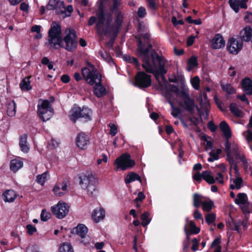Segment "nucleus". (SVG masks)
Wrapping results in <instances>:
<instances>
[{
    "label": "nucleus",
    "mask_w": 252,
    "mask_h": 252,
    "mask_svg": "<svg viewBox=\"0 0 252 252\" xmlns=\"http://www.w3.org/2000/svg\"><path fill=\"white\" fill-rule=\"evenodd\" d=\"M69 207L64 202H59L58 203L51 207L53 214L58 219L64 218L69 212Z\"/></svg>",
    "instance_id": "obj_15"
},
{
    "label": "nucleus",
    "mask_w": 252,
    "mask_h": 252,
    "mask_svg": "<svg viewBox=\"0 0 252 252\" xmlns=\"http://www.w3.org/2000/svg\"><path fill=\"white\" fill-rule=\"evenodd\" d=\"M221 153V150L218 149L216 151H212L209 153L210 157L208 159L209 162H213L215 160H217L219 158V156Z\"/></svg>",
    "instance_id": "obj_37"
},
{
    "label": "nucleus",
    "mask_w": 252,
    "mask_h": 252,
    "mask_svg": "<svg viewBox=\"0 0 252 252\" xmlns=\"http://www.w3.org/2000/svg\"><path fill=\"white\" fill-rule=\"evenodd\" d=\"M242 40L246 42L250 41L252 38V28L250 26H246L240 32Z\"/></svg>",
    "instance_id": "obj_22"
},
{
    "label": "nucleus",
    "mask_w": 252,
    "mask_h": 252,
    "mask_svg": "<svg viewBox=\"0 0 252 252\" xmlns=\"http://www.w3.org/2000/svg\"><path fill=\"white\" fill-rule=\"evenodd\" d=\"M182 98V100L188 98L189 97V90L186 88H182L181 93L179 92V94H178Z\"/></svg>",
    "instance_id": "obj_47"
},
{
    "label": "nucleus",
    "mask_w": 252,
    "mask_h": 252,
    "mask_svg": "<svg viewBox=\"0 0 252 252\" xmlns=\"http://www.w3.org/2000/svg\"><path fill=\"white\" fill-rule=\"evenodd\" d=\"M147 14L146 10L145 7L141 6L139 7L137 11V16L140 18H143Z\"/></svg>",
    "instance_id": "obj_49"
},
{
    "label": "nucleus",
    "mask_w": 252,
    "mask_h": 252,
    "mask_svg": "<svg viewBox=\"0 0 252 252\" xmlns=\"http://www.w3.org/2000/svg\"><path fill=\"white\" fill-rule=\"evenodd\" d=\"M147 1L149 7L151 9L154 10L157 9V5L155 0H147Z\"/></svg>",
    "instance_id": "obj_59"
},
{
    "label": "nucleus",
    "mask_w": 252,
    "mask_h": 252,
    "mask_svg": "<svg viewBox=\"0 0 252 252\" xmlns=\"http://www.w3.org/2000/svg\"><path fill=\"white\" fill-rule=\"evenodd\" d=\"M54 193L58 196H61L64 194L63 192H62V190H61V187L59 185H57L54 187L53 189Z\"/></svg>",
    "instance_id": "obj_55"
},
{
    "label": "nucleus",
    "mask_w": 252,
    "mask_h": 252,
    "mask_svg": "<svg viewBox=\"0 0 252 252\" xmlns=\"http://www.w3.org/2000/svg\"><path fill=\"white\" fill-rule=\"evenodd\" d=\"M77 146L81 149H85L89 143V137L84 132L79 133L76 138Z\"/></svg>",
    "instance_id": "obj_18"
},
{
    "label": "nucleus",
    "mask_w": 252,
    "mask_h": 252,
    "mask_svg": "<svg viewBox=\"0 0 252 252\" xmlns=\"http://www.w3.org/2000/svg\"><path fill=\"white\" fill-rule=\"evenodd\" d=\"M30 77H25L20 83L19 86L22 91H29L32 89L30 81Z\"/></svg>",
    "instance_id": "obj_33"
},
{
    "label": "nucleus",
    "mask_w": 252,
    "mask_h": 252,
    "mask_svg": "<svg viewBox=\"0 0 252 252\" xmlns=\"http://www.w3.org/2000/svg\"><path fill=\"white\" fill-rule=\"evenodd\" d=\"M230 110L235 116L238 117L243 116V112L240 110L235 103H231L230 105Z\"/></svg>",
    "instance_id": "obj_35"
},
{
    "label": "nucleus",
    "mask_w": 252,
    "mask_h": 252,
    "mask_svg": "<svg viewBox=\"0 0 252 252\" xmlns=\"http://www.w3.org/2000/svg\"><path fill=\"white\" fill-rule=\"evenodd\" d=\"M224 45L225 41L222 36L220 34L215 35L212 40V48L215 49H220L224 47Z\"/></svg>",
    "instance_id": "obj_19"
},
{
    "label": "nucleus",
    "mask_w": 252,
    "mask_h": 252,
    "mask_svg": "<svg viewBox=\"0 0 252 252\" xmlns=\"http://www.w3.org/2000/svg\"><path fill=\"white\" fill-rule=\"evenodd\" d=\"M243 135L249 143L252 142V132L250 130L243 132Z\"/></svg>",
    "instance_id": "obj_50"
},
{
    "label": "nucleus",
    "mask_w": 252,
    "mask_h": 252,
    "mask_svg": "<svg viewBox=\"0 0 252 252\" xmlns=\"http://www.w3.org/2000/svg\"><path fill=\"white\" fill-rule=\"evenodd\" d=\"M245 19L248 23L252 22V13L247 12L245 16Z\"/></svg>",
    "instance_id": "obj_63"
},
{
    "label": "nucleus",
    "mask_w": 252,
    "mask_h": 252,
    "mask_svg": "<svg viewBox=\"0 0 252 252\" xmlns=\"http://www.w3.org/2000/svg\"><path fill=\"white\" fill-rule=\"evenodd\" d=\"M95 86L94 88V92L95 95L98 97H100L105 95L106 94V89L100 83H95Z\"/></svg>",
    "instance_id": "obj_26"
},
{
    "label": "nucleus",
    "mask_w": 252,
    "mask_h": 252,
    "mask_svg": "<svg viewBox=\"0 0 252 252\" xmlns=\"http://www.w3.org/2000/svg\"><path fill=\"white\" fill-rule=\"evenodd\" d=\"M47 10H56L58 15H62L63 18L69 17L73 11V7L71 5H68L65 7L63 1L58 0H49L46 5Z\"/></svg>",
    "instance_id": "obj_5"
},
{
    "label": "nucleus",
    "mask_w": 252,
    "mask_h": 252,
    "mask_svg": "<svg viewBox=\"0 0 252 252\" xmlns=\"http://www.w3.org/2000/svg\"><path fill=\"white\" fill-rule=\"evenodd\" d=\"M92 216L95 222H98L104 219L105 216V211L100 207L96 208L93 210Z\"/></svg>",
    "instance_id": "obj_20"
},
{
    "label": "nucleus",
    "mask_w": 252,
    "mask_h": 252,
    "mask_svg": "<svg viewBox=\"0 0 252 252\" xmlns=\"http://www.w3.org/2000/svg\"><path fill=\"white\" fill-rule=\"evenodd\" d=\"M66 35L63 38L65 44L62 45L61 28L56 22H53L48 32V42L46 43L49 49H57L63 47L68 52H73L77 46L76 35L74 30L70 29L65 31Z\"/></svg>",
    "instance_id": "obj_2"
},
{
    "label": "nucleus",
    "mask_w": 252,
    "mask_h": 252,
    "mask_svg": "<svg viewBox=\"0 0 252 252\" xmlns=\"http://www.w3.org/2000/svg\"><path fill=\"white\" fill-rule=\"evenodd\" d=\"M215 181H217L220 184H223L224 183L223 176L222 173L219 172L217 174V176L215 178Z\"/></svg>",
    "instance_id": "obj_58"
},
{
    "label": "nucleus",
    "mask_w": 252,
    "mask_h": 252,
    "mask_svg": "<svg viewBox=\"0 0 252 252\" xmlns=\"http://www.w3.org/2000/svg\"><path fill=\"white\" fill-rule=\"evenodd\" d=\"M123 0H111L112 3L110 6V11L114 15L115 23L120 26L123 22L124 17V13L122 10L123 8Z\"/></svg>",
    "instance_id": "obj_8"
},
{
    "label": "nucleus",
    "mask_w": 252,
    "mask_h": 252,
    "mask_svg": "<svg viewBox=\"0 0 252 252\" xmlns=\"http://www.w3.org/2000/svg\"><path fill=\"white\" fill-rule=\"evenodd\" d=\"M203 179L208 184H213L215 182V179L212 173L206 170L202 172Z\"/></svg>",
    "instance_id": "obj_32"
},
{
    "label": "nucleus",
    "mask_w": 252,
    "mask_h": 252,
    "mask_svg": "<svg viewBox=\"0 0 252 252\" xmlns=\"http://www.w3.org/2000/svg\"><path fill=\"white\" fill-rule=\"evenodd\" d=\"M151 77L143 71L138 72L135 77V86L139 88L150 87L152 83Z\"/></svg>",
    "instance_id": "obj_12"
},
{
    "label": "nucleus",
    "mask_w": 252,
    "mask_h": 252,
    "mask_svg": "<svg viewBox=\"0 0 252 252\" xmlns=\"http://www.w3.org/2000/svg\"><path fill=\"white\" fill-rule=\"evenodd\" d=\"M92 115V110L86 107L74 108L70 111V119L74 122L78 118H83L85 121H89L91 119Z\"/></svg>",
    "instance_id": "obj_9"
},
{
    "label": "nucleus",
    "mask_w": 252,
    "mask_h": 252,
    "mask_svg": "<svg viewBox=\"0 0 252 252\" xmlns=\"http://www.w3.org/2000/svg\"><path fill=\"white\" fill-rule=\"evenodd\" d=\"M50 213L49 212H47L45 210H42L41 215L40 218L41 220L43 221H47L50 218Z\"/></svg>",
    "instance_id": "obj_48"
},
{
    "label": "nucleus",
    "mask_w": 252,
    "mask_h": 252,
    "mask_svg": "<svg viewBox=\"0 0 252 252\" xmlns=\"http://www.w3.org/2000/svg\"><path fill=\"white\" fill-rule=\"evenodd\" d=\"M188 70L190 71L198 65L197 58L195 56L191 57L188 61Z\"/></svg>",
    "instance_id": "obj_39"
},
{
    "label": "nucleus",
    "mask_w": 252,
    "mask_h": 252,
    "mask_svg": "<svg viewBox=\"0 0 252 252\" xmlns=\"http://www.w3.org/2000/svg\"><path fill=\"white\" fill-rule=\"evenodd\" d=\"M193 206L196 208L199 207L201 204L202 205L203 203L205 201L204 200V197L197 193L193 194Z\"/></svg>",
    "instance_id": "obj_34"
},
{
    "label": "nucleus",
    "mask_w": 252,
    "mask_h": 252,
    "mask_svg": "<svg viewBox=\"0 0 252 252\" xmlns=\"http://www.w3.org/2000/svg\"><path fill=\"white\" fill-rule=\"evenodd\" d=\"M5 202H12L17 196L16 192L13 190H7L3 194Z\"/></svg>",
    "instance_id": "obj_29"
},
{
    "label": "nucleus",
    "mask_w": 252,
    "mask_h": 252,
    "mask_svg": "<svg viewBox=\"0 0 252 252\" xmlns=\"http://www.w3.org/2000/svg\"><path fill=\"white\" fill-rule=\"evenodd\" d=\"M16 103L13 100H10L7 103V113L8 116L10 117L14 116L16 114Z\"/></svg>",
    "instance_id": "obj_31"
},
{
    "label": "nucleus",
    "mask_w": 252,
    "mask_h": 252,
    "mask_svg": "<svg viewBox=\"0 0 252 252\" xmlns=\"http://www.w3.org/2000/svg\"><path fill=\"white\" fill-rule=\"evenodd\" d=\"M220 127L223 132L226 140H229V139L231 137V132L228 125L225 121H222L220 124Z\"/></svg>",
    "instance_id": "obj_25"
},
{
    "label": "nucleus",
    "mask_w": 252,
    "mask_h": 252,
    "mask_svg": "<svg viewBox=\"0 0 252 252\" xmlns=\"http://www.w3.org/2000/svg\"><path fill=\"white\" fill-rule=\"evenodd\" d=\"M214 203L211 200H205L202 204V209L204 211L210 212L213 208Z\"/></svg>",
    "instance_id": "obj_40"
},
{
    "label": "nucleus",
    "mask_w": 252,
    "mask_h": 252,
    "mask_svg": "<svg viewBox=\"0 0 252 252\" xmlns=\"http://www.w3.org/2000/svg\"><path fill=\"white\" fill-rule=\"evenodd\" d=\"M200 105L201 111L204 113L203 115L205 119H207L209 115V111L210 109V103L207 98V94L204 93L203 96H201L200 101Z\"/></svg>",
    "instance_id": "obj_17"
},
{
    "label": "nucleus",
    "mask_w": 252,
    "mask_h": 252,
    "mask_svg": "<svg viewBox=\"0 0 252 252\" xmlns=\"http://www.w3.org/2000/svg\"><path fill=\"white\" fill-rule=\"evenodd\" d=\"M95 182V177L92 174H89L80 178V185L82 189H87L88 191H90V193L92 194L93 191L95 189L94 186Z\"/></svg>",
    "instance_id": "obj_13"
},
{
    "label": "nucleus",
    "mask_w": 252,
    "mask_h": 252,
    "mask_svg": "<svg viewBox=\"0 0 252 252\" xmlns=\"http://www.w3.org/2000/svg\"><path fill=\"white\" fill-rule=\"evenodd\" d=\"M59 252H74L71 245L68 242L63 243L59 248Z\"/></svg>",
    "instance_id": "obj_36"
},
{
    "label": "nucleus",
    "mask_w": 252,
    "mask_h": 252,
    "mask_svg": "<svg viewBox=\"0 0 252 252\" xmlns=\"http://www.w3.org/2000/svg\"><path fill=\"white\" fill-rule=\"evenodd\" d=\"M99 54L104 60L106 61H108L110 59V57L106 54L105 51L103 50L99 51Z\"/></svg>",
    "instance_id": "obj_62"
},
{
    "label": "nucleus",
    "mask_w": 252,
    "mask_h": 252,
    "mask_svg": "<svg viewBox=\"0 0 252 252\" xmlns=\"http://www.w3.org/2000/svg\"><path fill=\"white\" fill-rule=\"evenodd\" d=\"M115 164L117 165V170L120 168L125 170L135 165V162L131 159L129 154H124L116 159Z\"/></svg>",
    "instance_id": "obj_11"
},
{
    "label": "nucleus",
    "mask_w": 252,
    "mask_h": 252,
    "mask_svg": "<svg viewBox=\"0 0 252 252\" xmlns=\"http://www.w3.org/2000/svg\"><path fill=\"white\" fill-rule=\"evenodd\" d=\"M191 84L193 88L198 90L199 88L200 79L198 76H195L190 80Z\"/></svg>",
    "instance_id": "obj_46"
},
{
    "label": "nucleus",
    "mask_w": 252,
    "mask_h": 252,
    "mask_svg": "<svg viewBox=\"0 0 252 252\" xmlns=\"http://www.w3.org/2000/svg\"><path fill=\"white\" fill-rule=\"evenodd\" d=\"M189 231L190 234H196L200 231L199 228L196 226L195 223L191 220L189 222Z\"/></svg>",
    "instance_id": "obj_42"
},
{
    "label": "nucleus",
    "mask_w": 252,
    "mask_h": 252,
    "mask_svg": "<svg viewBox=\"0 0 252 252\" xmlns=\"http://www.w3.org/2000/svg\"><path fill=\"white\" fill-rule=\"evenodd\" d=\"M230 188L233 190H239L244 186L243 180L239 175L237 176L235 179L230 178Z\"/></svg>",
    "instance_id": "obj_21"
},
{
    "label": "nucleus",
    "mask_w": 252,
    "mask_h": 252,
    "mask_svg": "<svg viewBox=\"0 0 252 252\" xmlns=\"http://www.w3.org/2000/svg\"><path fill=\"white\" fill-rule=\"evenodd\" d=\"M47 175L48 173L47 172L38 175L36 178V182L41 185H43L47 180Z\"/></svg>",
    "instance_id": "obj_44"
},
{
    "label": "nucleus",
    "mask_w": 252,
    "mask_h": 252,
    "mask_svg": "<svg viewBox=\"0 0 252 252\" xmlns=\"http://www.w3.org/2000/svg\"><path fill=\"white\" fill-rule=\"evenodd\" d=\"M171 115L174 117H178L181 113V110L179 107H173Z\"/></svg>",
    "instance_id": "obj_54"
},
{
    "label": "nucleus",
    "mask_w": 252,
    "mask_h": 252,
    "mask_svg": "<svg viewBox=\"0 0 252 252\" xmlns=\"http://www.w3.org/2000/svg\"><path fill=\"white\" fill-rule=\"evenodd\" d=\"M135 181H139L141 182L140 177L137 174L131 172L125 178V182L126 184H129Z\"/></svg>",
    "instance_id": "obj_30"
},
{
    "label": "nucleus",
    "mask_w": 252,
    "mask_h": 252,
    "mask_svg": "<svg viewBox=\"0 0 252 252\" xmlns=\"http://www.w3.org/2000/svg\"><path fill=\"white\" fill-rule=\"evenodd\" d=\"M137 53V56L142 59V66L145 71L153 74L158 81L160 77L164 82V75L166 73L167 70L165 67L166 61L163 57L159 55L153 49L151 44L145 47L141 40L138 42Z\"/></svg>",
    "instance_id": "obj_1"
},
{
    "label": "nucleus",
    "mask_w": 252,
    "mask_h": 252,
    "mask_svg": "<svg viewBox=\"0 0 252 252\" xmlns=\"http://www.w3.org/2000/svg\"><path fill=\"white\" fill-rule=\"evenodd\" d=\"M244 91L248 94H252V82L249 78L244 79L241 83Z\"/></svg>",
    "instance_id": "obj_24"
},
{
    "label": "nucleus",
    "mask_w": 252,
    "mask_h": 252,
    "mask_svg": "<svg viewBox=\"0 0 252 252\" xmlns=\"http://www.w3.org/2000/svg\"><path fill=\"white\" fill-rule=\"evenodd\" d=\"M61 79L63 83H67L69 82L70 77L68 75L64 74L61 76Z\"/></svg>",
    "instance_id": "obj_64"
},
{
    "label": "nucleus",
    "mask_w": 252,
    "mask_h": 252,
    "mask_svg": "<svg viewBox=\"0 0 252 252\" xmlns=\"http://www.w3.org/2000/svg\"><path fill=\"white\" fill-rule=\"evenodd\" d=\"M26 228L28 233L30 235L33 234L36 231V228L32 224H28L26 226Z\"/></svg>",
    "instance_id": "obj_56"
},
{
    "label": "nucleus",
    "mask_w": 252,
    "mask_h": 252,
    "mask_svg": "<svg viewBox=\"0 0 252 252\" xmlns=\"http://www.w3.org/2000/svg\"><path fill=\"white\" fill-rule=\"evenodd\" d=\"M240 0H229V3L231 8L237 13L239 10Z\"/></svg>",
    "instance_id": "obj_41"
},
{
    "label": "nucleus",
    "mask_w": 252,
    "mask_h": 252,
    "mask_svg": "<svg viewBox=\"0 0 252 252\" xmlns=\"http://www.w3.org/2000/svg\"><path fill=\"white\" fill-rule=\"evenodd\" d=\"M235 203L240 206L244 213H252V204L248 202L247 194L245 193H239L234 200Z\"/></svg>",
    "instance_id": "obj_10"
},
{
    "label": "nucleus",
    "mask_w": 252,
    "mask_h": 252,
    "mask_svg": "<svg viewBox=\"0 0 252 252\" xmlns=\"http://www.w3.org/2000/svg\"><path fill=\"white\" fill-rule=\"evenodd\" d=\"M149 213L148 212H145L141 215V219L142 220V225L145 227L150 222L151 219L149 218Z\"/></svg>",
    "instance_id": "obj_43"
},
{
    "label": "nucleus",
    "mask_w": 252,
    "mask_h": 252,
    "mask_svg": "<svg viewBox=\"0 0 252 252\" xmlns=\"http://www.w3.org/2000/svg\"><path fill=\"white\" fill-rule=\"evenodd\" d=\"M110 127V134L112 136H114L117 133V127L115 124L110 123L109 125Z\"/></svg>",
    "instance_id": "obj_53"
},
{
    "label": "nucleus",
    "mask_w": 252,
    "mask_h": 252,
    "mask_svg": "<svg viewBox=\"0 0 252 252\" xmlns=\"http://www.w3.org/2000/svg\"><path fill=\"white\" fill-rule=\"evenodd\" d=\"M193 179L195 181L200 183L202 179H203L202 173H200L199 172H196L193 176Z\"/></svg>",
    "instance_id": "obj_57"
},
{
    "label": "nucleus",
    "mask_w": 252,
    "mask_h": 252,
    "mask_svg": "<svg viewBox=\"0 0 252 252\" xmlns=\"http://www.w3.org/2000/svg\"><path fill=\"white\" fill-rule=\"evenodd\" d=\"M27 135L24 134L20 137L19 146L21 151L24 153H28L29 151V146L27 143Z\"/></svg>",
    "instance_id": "obj_28"
},
{
    "label": "nucleus",
    "mask_w": 252,
    "mask_h": 252,
    "mask_svg": "<svg viewBox=\"0 0 252 252\" xmlns=\"http://www.w3.org/2000/svg\"><path fill=\"white\" fill-rule=\"evenodd\" d=\"M27 252H41L39 250L38 247L36 246H29Z\"/></svg>",
    "instance_id": "obj_60"
},
{
    "label": "nucleus",
    "mask_w": 252,
    "mask_h": 252,
    "mask_svg": "<svg viewBox=\"0 0 252 252\" xmlns=\"http://www.w3.org/2000/svg\"><path fill=\"white\" fill-rule=\"evenodd\" d=\"M193 217L196 220H201L202 222H203V219L202 215L197 210L194 212Z\"/></svg>",
    "instance_id": "obj_61"
},
{
    "label": "nucleus",
    "mask_w": 252,
    "mask_h": 252,
    "mask_svg": "<svg viewBox=\"0 0 252 252\" xmlns=\"http://www.w3.org/2000/svg\"><path fill=\"white\" fill-rule=\"evenodd\" d=\"M112 20V14H106L101 5H100L96 18L94 16L91 17L88 21V25L92 26L96 22V29L98 34H110L113 29V25H111Z\"/></svg>",
    "instance_id": "obj_3"
},
{
    "label": "nucleus",
    "mask_w": 252,
    "mask_h": 252,
    "mask_svg": "<svg viewBox=\"0 0 252 252\" xmlns=\"http://www.w3.org/2000/svg\"><path fill=\"white\" fill-rule=\"evenodd\" d=\"M82 74L86 81L90 85H94L95 83H100L101 76L94 66L88 63V66L83 68Z\"/></svg>",
    "instance_id": "obj_6"
},
{
    "label": "nucleus",
    "mask_w": 252,
    "mask_h": 252,
    "mask_svg": "<svg viewBox=\"0 0 252 252\" xmlns=\"http://www.w3.org/2000/svg\"><path fill=\"white\" fill-rule=\"evenodd\" d=\"M229 227H230V228L231 230H236L237 231L238 233H240V223H239V221H237V222H232V224H229Z\"/></svg>",
    "instance_id": "obj_51"
},
{
    "label": "nucleus",
    "mask_w": 252,
    "mask_h": 252,
    "mask_svg": "<svg viewBox=\"0 0 252 252\" xmlns=\"http://www.w3.org/2000/svg\"><path fill=\"white\" fill-rule=\"evenodd\" d=\"M179 105L191 114H193L196 108L200 118H201L202 115H204V113H203L201 109L195 105L193 100L190 97L181 100L179 102Z\"/></svg>",
    "instance_id": "obj_14"
},
{
    "label": "nucleus",
    "mask_w": 252,
    "mask_h": 252,
    "mask_svg": "<svg viewBox=\"0 0 252 252\" xmlns=\"http://www.w3.org/2000/svg\"><path fill=\"white\" fill-rule=\"evenodd\" d=\"M124 59L126 62L133 63L137 68H139L140 64L136 58L128 55H125L124 56Z\"/></svg>",
    "instance_id": "obj_38"
},
{
    "label": "nucleus",
    "mask_w": 252,
    "mask_h": 252,
    "mask_svg": "<svg viewBox=\"0 0 252 252\" xmlns=\"http://www.w3.org/2000/svg\"><path fill=\"white\" fill-rule=\"evenodd\" d=\"M222 89L228 94H233L235 93V89L230 84L221 85Z\"/></svg>",
    "instance_id": "obj_45"
},
{
    "label": "nucleus",
    "mask_w": 252,
    "mask_h": 252,
    "mask_svg": "<svg viewBox=\"0 0 252 252\" xmlns=\"http://www.w3.org/2000/svg\"><path fill=\"white\" fill-rule=\"evenodd\" d=\"M73 233L77 234L82 238H85L88 232L87 227L84 224H78L73 229Z\"/></svg>",
    "instance_id": "obj_23"
},
{
    "label": "nucleus",
    "mask_w": 252,
    "mask_h": 252,
    "mask_svg": "<svg viewBox=\"0 0 252 252\" xmlns=\"http://www.w3.org/2000/svg\"><path fill=\"white\" fill-rule=\"evenodd\" d=\"M243 41L241 39L230 38L227 42V50L232 54H237L242 49Z\"/></svg>",
    "instance_id": "obj_16"
},
{
    "label": "nucleus",
    "mask_w": 252,
    "mask_h": 252,
    "mask_svg": "<svg viewBox=\"0 0 252 252\" xmlns=\"http://www.w3.org/2000/svg\"><path fill=\"white\" fill-rule=\"evenodd\" d=\"M216 219V216L214 214H208L206 216V221L208 224L213 222Z\"/></svg>",
    "instance_id": "obj_52"
},
{
    "label": "nucleus",
    "mask_w": 252,
    "mask_h": 252,
    "mask_svg": "<svg viewBox=\"0 0 252 252\" xmlns=\"http://www.w3.org/2000/svg\"><path fill=\"white\" fill-rule=\"evenodd\" d=\"M23 166V162L19 159H13L10 161V168L13 172H17Z\"/></svg>",
    "instance_id": "obj_27"
},
{
    "label": "nucleus",
    "mask_w": 252,
    "mask_h": 252,
    "mask_svg": "<svg viewBox=\"0 0 252 252\" xmlns=\"http://www.w3.org/2000/svg\"><path fill=\"white\" fill-rule=\"evenodd\" d=\"M224 146L227 160L229 162L231 166L233 167L236 174H237L238 171L233 155L235 156L236 160L239 159L244 164L247 162L245 157L243 153L240 152L238 146L236 143H230L229 140H226Z\"/></svg>",
    "instance_id": "obj_4"
},
{
    "label": "nucleus",
    "mask_w": 252,
    "mask_h": 252,
    "mask_svg": "<svg viewBox=\"0 0 252 252\" xmlns=\"http://www.w3.org/2000/svg\"><path fill=\"white\" fill-rule=\"evenodd\" d=\"M37 113L43 122L49 120L54 114V109L48 100H39Z\"/></svg>",
    "instance_id": "obj_7"
}]
</instances>
